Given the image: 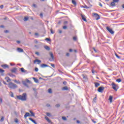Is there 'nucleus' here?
Wrapping results in <instances>:
<instances>
[{"label": "nucleus", "mask_w": 124, "mask_h": 124, "mask_svg": "<svg viewBox=\"0 0 124 124\" xmlns=\"http://www.w3.org/2000/svg\"><path fill=\"white\" fill-rule=\"evenodd\" d=\"M17 99L19 100H21V101H26L27 100V93H23L22 95L16 96Z\"/></svg>", "instance_id": "nucleus-1"}, {"label": "nucleus", "mask_w": 124, "mask_h": 124, "mask_svg": "<svg viewBox=\"0 0 124 124\" xmlns=\"http://www.w3.org/2000/svg\"><path fill=\"white\" fill-rule=\"evenodd\" d=\"M8 87L10 89H16L17 88L18 86L16 84L13 83V82H10L8 84Z\"/></svg>", "instance_id": "nucleus-2"}, {"label": "nucleus", "mask_w": 124, "mask_h": 124, "mask_svg": "<svg viewBox=\"0 0 124 124\" xmlns=\"http://www.w3.org/2000/svg\"><path fill=\"white\" fill-rule=\"evenodd\" d=\"M112 88L114 90V91H118V89L119 88V86H118L117 84H116L115 83L112 82L111 84Z\"/></svg>", "instance_id": "nucleus-3"}, {"label": "nucleus", "mask_w": 124, "mask_h": 124, "mask_svg": "<svg viewBox=\"0 0 124 124\" xmlns=\"http://www.w3.org/2000/svg\"><path fill=\"white\" fill-rule=\"evenodd\" d=\"M93 15L95 17L96 20H99V19H100V16H99V15H98V14L97 13H93Z\"/></svg>", "instance_id": "nucleus-4"}, {"label": "nucleus", "mask_w": 124, "mask_h": 124, "mask_svg": "<svg viewBox=\"0 0 124 124\" xmlns=\"http://www.w3.org/2000/svg\"><path fill=\"white\" fill-rule=\"evenodd\" d=\"M82 76L83 77V81H84V82H87V81H88V76L85 74H82Z\"/></svg>", "instance_id": "nucleus-5"}, {"label": "nucleus", "mask_w": 124, "mask_h": 124, "mask_svg": "<svg viewBox=\"0 0 124 124\" xmlns=\"http://www.w3.org/2000/svg\"><path fill=\"white\" fill-rule=\"evenodd\" d=\"M107 31H109V32H110V33H111V34H114V31H113V30H112L111 28L107 27Z\"/></svg>", "instance_id": "nucleus-6"}, {"label": "nucleus", "mask_w": 124, "mask_h": 124, "mask_svg": "<svg viewBox=\"0 0 124 124\" xmlns=\"http://www.w3.org/2000/svg\"><path fill=\"white\" fill-rule=\"evenodd\" d=\"M105 88L104 87H100L98 89V92L99 93H102L103 91H104Z\"/></svg>", "instance_id": "nucleus-7"}, {"label": "nucleus", "mask_w": 124, "mask_h": 124, "mask_svg": "<svg viewBox=\"0 0 124 124\" xmlns=\"http://www.w3.org/2000/svg\"><path fill=\"white\" fill-rule=\"evenodd\" d=\"M27 117H31V114H30V113L26 112L24 115L25 119H27Z\"/></svg>", "instance_id": "nucleus-8"}, {"label": "nucleus", "mask_w": 124, "mask_h": 124, "mask_svg": "<svg viewBox=\"0 0 124 124\" xmlns=\"http://www.w3.org/2000/svg\"><path fill=\"white\" fill-rule=\"evenodd\" d=\"M36 62H38L37 64H39V63H41V61L40 60L36 59L34 61V63H36Z\"/></svg>", "instance_id": "nucleus-9"}, {"label": "nucleus", "mask_w": 124, "mask_h": 124, "mask_svg": "<svg viewBox=\"0 0 124 124\" xmlns=\"http://www.w3.org/2000/svg\"><path fill=\"white\" fill-rule=\"evenodd\" d=\"M40 67H41L42 68H44L45 67H48V65H47L46 64H42L40 65Z\"/></svg>", "instance_id": "nucleus-10"}, {"label": "nucleus", "mask_w": 124, "mask_h": 124, "mask_svg": "<svg viewBox=\"0 0 124 124\" xmlns=\"http://www.w3.org/2000/svg\"><path fill=\"white\" fill-rule=\"evenodd\" d=\"M81 17L83 21L87 22V19L86 18V16H85V15H81Z\"/></svg>", "instance_id": "nucleus-11"}, {"label": "nucleus", "mask_w": 124, "mask_h": 124, "mask_svg": "<svg viewBox=\"0 0 124 124\" xmlns=\"http://www.w3.org/2000/svg\"><path fill=\"white\" fill-rule=\"evenodd\" d=\"M17 50L19 53H23L24 52V50L20 47L17 48Z\"/></svg>", "instance_id": "nucleus-12"}, {"label": "nucleus", "mask_w": 124, "mask_h": 124, "mask_svg": "<svg viewBox=\"0 0 124 124\" xmlns=\"http://www.w3.org/2000/svg\"><path fill=\"white\" fill-rule=\"evenodd\" d=\"M45 49H46V50H47V51H50L51 50V48H50V47L48 46H44Z\"/></svg>", "instance_id": "nucleus-13"}, {"label": "nucleus", "mask_w": 124, "mask_h": 124, "mask_svg": "<svg viewBox=\"0 0 124 124\" xmlns=\"http://www.w3.org/2000/svg\"><path fill=\"white\" fill-rule=\"evenodd\" d=\"M29 120L30 121H31V122H32V123H33V124H37V123H36V122H35V121L33 119H32V118H29Z\"/></svg>", "instance_id": "nucleus-14"}, {"label": "nucleus", "mask_w": 124, "mask_h": 124, "mask_svg": "<svg viewBox=\"0 0 124 124\" xmlns=\"http://www.w3.org/2000/svg\"><path fill=\"white\" fill-rule=\"evenodd\" d=\"M108 100H109L110 103H112V101L113 100V96L110 95L108 98Z\"/></svg>", "instance_id": "nucleus-15"}, {"label": "nucleus", "mask_w": 124, "mask_h": 124, "mask_svg": "<svg viewBox=\"0 0 124 124\" xmlns=\"http://www.w3.org/2000/svg\"><path fill=\"white\" fill-rule=\"evenodd\" d=\"M5 79L6 81L8 82H10V81H11V79L8 77H6Z\"/></svg>", "instance_id": "nucleus-16"}, {"label": "nucleus", "mask_w": 124, "mask_h": 124, "mask_svg": "<svg viewBox=\"0 0 124 124\" xmlns=\"http://www.w3.org/2000/svg\"><path fill=\"white\" fill-rule=\"evenodd\" d=\"M22 84L25 86L26 87H29V85L27 84V81H22Z\"/></svg>", "instance_id": "nucleus-17"}, {"label": "nucleus", "mask_w": 124, "mask_h": 124, "mask_svg": "<svg viewBox=\"0 0 124 124\" xmlns=\"http://www.w3.org/2000/svg\"><path fill=\"white\" fill-rule=\"evenodd\" d=\"M49 55H50L51 58H52V61H54V54H53V53L50 52Z\"/></svg>", "instance_id": "nucleus-18"}, {"label": "nucleus", "mask_w": 124, "mask_h": 124, "mask_svg": "<svg viewBox=\"0 0 124 124\" xmlns=\"http://www.w3.org/2000/svg\"><path fill=\"white\" fill-rule=\"evenodd\" d=\"M62 91H68V87L65 86L62 88Z\"/></svg>", "instance_id": "nucleus-19"}, {"label": "nucleus", "mask_w": 124, "mask_h": 124, "mask_svg": "<svg viewBox=\"0 0 124 124\" xmlns=\"http://www.w3.org/2000/svg\"><path fill=\"white\" fill-rule=\"evenodd\" d=\"M11 71L12 72H13V73H15V72H16V71H17V68H14L13 69H12Z\"/></svg>", "instance_id": "nucleus-20"}, {"label": "nucleus", "mask_w": 124, "mask_h": 124, "mask_svg": "<svg viewBox=\"0 0 124 124\" xmlns=\"http://www.w3.org/2000/svg\"><path fill=\"white\" fill-rule=\"evenodd\" d=\"M95 87V88H97V87H99V86H100V84L98 82H95L94 83Z\"/></svg>", "instance_id": "nucleus-21"}, {"label": "nucleus", "mask_w": 124, "mask_h": 124, "mask_svg": "<svg viewBox=\"0 0 124 124\" xmlns=\"http://www.w3.org/2000/svg\"><path fill=\"white\" fill-rule=\"evenodd\" d=\"M1 67L3 68H7V67H8V65L7 64L1 65Z\"/></svg>", "instance_id": "nucleus-22"}, {"label": "nucleus", "mask_w": 124, "mask_h": 124, "mask_svg": "<svg viewBox=\"0 0 124 124\" xmlns=\"http://www.w3.org/2000/svg\"><path fill=\"white\" fill-rule=\"evenodd\" d=\"M20 70L21 72H23V73H25V72H27V71L24 69V68H20Z\"/></svg>", "instance_id": "nucleus-23"}, {"label": "nucleus", "mask_w": 124, "mask_h": 124, "mask_svg": "<svg viewBox=\"0 0 124 124\" xmlns=\"http://www.w3.org/2000/svg\"><path fill=\"white\" fill-rule=\"evenodd\" d=\"M30 112L31 113V117H35V115H34V113H33V112H32V111H31V110H30Z\"/></svg>", "instance_id": "nucleus-24"}, {"label": "nucleus", "mask_w": 124, "mask_h": 124, "mask_svg": "<svg viewBox=\"0 0 124 124\" xmlns=\"http://www.w3.org/2000/svg\"><path fill=\"white\" fill-rule=\"evenodd\" d=\"M45 119L48 123H51V120L47 116L45 117Z\"/></svg>", "instance_id": "nucleus-25"}, {"label": "nucleus", "mask_w": 124, "mask_h": 124, "mask_svg": "<svg viewBox=\"0 0 124 124\" xmlns=\"http://www.w3.org/2000/svg\"><path fill=\"white\" fill-rule=\"evenodd\" d=\"M3 72H4V70L0 68V73H1L2 76H3Z\"/></svg>", "instance_id": "nucleus-26"}, {"label": "nucleus", "mask_w": 124, "mask_h": 124, "mask_svg": "<svg viewBox=\"0 0 124 124\" xmlns=\"http://www.w3.org/2000/svg\"><path fill=\"white\" fill-rule=\"evenodd\" d=\"M72 2L74 5H76L77 3H76V1L75 0H72Z\"/></svg>", "instance_id": "nucleus-27"}, {"label": "nucleus", "mask_w": 124, "mask_h": 124, "mask_svg": "<svg viewBox=\"0 0 124 124\" xmlns=\"http://www.w3.org/2000/svg\"><path fill=\"white\" fill-rule=\"evenodd\" d=\"M33 79L34 80L35 83H38V79H37L36 78H33Z\"/></svg>", "instance_id": "nucleus-28"}, {"label": "nucleus", "mask_w": 124, "mask_h": 124, "mask_svg": "<svg viewBox=\"0 0 124 124\" xmlns=\"http://www.w3.org/2000/svg\"><path fill=\"white\" fill-rule=\"evenodd\" d=\"M110 5L111 6H116V4H115V2H114L113 1V2H112L111 3H110Z\"/></svg>", "instance_id": "nucleus-29"}, {"label": "nucleus", "mask_w": 124, "mask_h": 124, "mask_svg": "<svg viewBox=\"0 0 124 124\" xmlns=\"http://www.w3.org/2000/svg\"><path fill=\"white\" fill-rule=\"evenodd\" d=\"M9 76H10V77H13V78L16 77V76L15 75H14L11 73L9 74Z\"/></svg>", "instance_id": "nucleus-30"}, {"label": "nucleus", "mask_w": 124, "mask_h": 124, "mask_svg": "<svg viewBox=\"0 0 124 124\" xmlns=\"http://www.w3.org/2000/svg\"><path fill=\"white\" fill-rule=\"evenodd\" d=\"M14 82H15V83H16V84H21V82H20V81H17V80H14Z\"/></svg>", "instance_id": "nucleus-31"}, {"label": "nucleus", "mask_w": 124, "mask_h": 124, "mask_svg": "<svg viewBox=\"0 0 124 124\" xmlns=\"http://www.w3.org/2000/svg\"><path fill=\"white\" fill-rule=\"evenodd\" d=\"M122 81V79L121 78H118L116 79V82H118V83H120Z\"/></svg>", "instance_id": "nucleus-32"}, {"label": "nucleus", "mask_w": 124, "mask_h": 124, "mask_svg": "<svg viewBox=\"0 0 124 124\" xmlns=\"http://www.w3.org/2000/svg\"><path fill=\"white\" fill-rule=\"evenodd\" d=\"M115 55L116 56V57L117 58V59H121V57H120L117 53H115Z\"/></svg>", "instance_id": "nucleus-33"}, {"label": "nucleus", "mask_w": 124, "mask_h": 124, "mask_svg": "<svg viewBox=\"0 0 124 124\" xmlns=\"http://www.w3.org/2000/svg\"><path fill=\"white\" fill-rule=\"evenodd\" d=\"M61 107V105L60 104H58L55 105V107H56V108H59V107Z\"/></svg>", "instance_id": "nucleus-34"}, {"label": "nucleus", "mask_w": 124, "mask_h": 124, "mask_svg": "<svg viewBox=\"0 0 124 124\" xmlns=\"http://www.w3.org/2000/svg\"><path fill=\"white\" fill-rule=\"evenodd\" d=\"M28 20H29V17H25L24 18V21H28Z\"/></svg>", "instance_id": "nucleus-35"}, {"label": "nucleus", "mask_w": 124, "mask_h": 124, "mask_svg": "<svg viewBox=\"0 0 124 124\" xmlns=\"http://www.w3.org/2000/svg\"><path fill=\"white\" fill-rule=\"evenodd\" d=\"M62 120H63V121H66V117H65V116H62Z\"/></svg>", "instance_id": "nucleus-36"}, {"label": "nucleus", "mask_w": 124, "mask_h": 124, "mask_svg": "<svg viewBox=\"0 0 124 124\" xmlns=\"http://www.w3.org/2000/svg\"><path fill=\"white\" fill-rule=\"evenodd\" d=\"M48 92L49 93H52V89H48Z\"/></svg>", "instance_id": "nucleus-37"}, {"label": "nucleus", "mask_w": 124, "mask_h": 124, "mask_svg": "<svg viewBox=\"0 0 124 124\" xmlns=\"http://www.w3.org/2000/svg\"><path fill=\"white\" fill-rule=\"evenodd\" d=\"M11 97H14V94L12 93V92H11V94H10Z\"/></svg>", "instance_id": "nucleus-38"}, {"label": "nucleus", "mask_w": 124, "mask_h": 124, "mask_svg": "<svg viewBox=\"0 0 124 124\" xmlns=\"http://www.w3.org/2000/svg\"><path fill=\"white\" fill-rule=\"evenodd\" d=\"M46 114L47 116H48V117H50V116H51V113L49 112H46Z\"/></svg>", "instance_id": "nucleus-39"}, {"label": "nucleus", "mask_w": 124, "mask_h": 124, "mask_svg": "<svg viewBox=\"0 0 124 124\" xmlns=\"http://www.w3.org/2000/svg\"><path fill=\"white\" fill-rule=\"evenodd\" d=\"M67 29V26H63V30H66Z\"/></svg>", "instance_id": "nucleus-40"}, {"label": "nucleus", "mask_w": 124, "mask_h": 124, "mask_svg": "<svg viewBox=\"0 0 124 124\" xmlns=\"http://www.w3.org/2000/svg\"><path fill=\"white\" fill-rule=\"evenodd\" d=\"M15 123H19V121L18 120V119L16 118L15 120Z\"/></svg>", "instance_id": "nucleus-41"}, {"label": "nucleus", "mask_w": 124, "mask_h": 124, "mask_svg": "<svg viewBox=\"0 0 124 124\" xmlns=\"http://www.w3.org/2000/svg\"><path fill=\"white\" fill-rule=\"evenodd\" d=\"M2 103V98L0 97V104H1Z\"/></svg>", "instance_id": "nucleus-42"}, {"label": "nucleus", "mask_w": 124, "mask_h": 124, "mask_svg": "<svg viewBox=\"0 0 124 124\" xmlns=\"http://www.w3.org/2000/svg\"><path fill=\"white\" fill-rule=\"evenodd\" d=\"M68 24V22L67 21H64V25H67Z\"/></svg>", "instance_id": "nucleus-43"}, {"label": "nucleus", "mask_w": 124, "mask_h": 124, "mask_svg": "<svg viewBox=\"0 0 124 124\" xmlns=\"http://www.w3.org/2000/svg\"><path fill=\"white\" fill-rule=\"evenodd\" d=\"M50 32H51V33H52V34H54V33H55V32L53 31V30L52 29L50 30Z\"/></svg>", "instance_id": "nucleus-44"}, {"label": "nucleus", "mask_w": 124, "mask_h": 124, "mask_svg": "<svg viewBox=\"0 0 124 124\" xmlns=\"http://www.w3.org/2000/svg\"><path fill=\"white\" fill-rule=\"evenodd\" d=\"M50 65H51V66L52 67H53V68H55V64H53V63H50Z\"/></svg>", "instance_id": "nucleus-45"}, {"label": "nucleus", "mask_w": 124, "mask_h": 124, "mask_svg": "<svg viewBox=\"0 0 124 124\" xmlns=\"http://www.w3.org/2000/svg\"><path fill=\"white\" fill-rule=\"evenodd\" d=\"M66 84H67V82H66V81H64L63 82V84L64 85V86L66 85Z\"/></svg>", "instance_id": "nucleus-46"}, {"label": "nucleus", "mask_w": 124, "mask_h": 124, "mask_svg": "<svg viewBox=\"0 0 124 124\" xmlns=\"http://www.w3.org/2000/svg\"><path fill=\"white\" fill-rule=\"evenodd\" d=\"M73 40H74V41H76V40H77V37H73Z\"/></svg>", "instance_id": "nucleus-47"}, {"label": "nucleus", "mask_w": 124, "mask_h": 124, "mask_svg": "<svg viewBox=\"0 0 124 124\" xmlns=\"http://www.w3.org/2000/svg\"><path fill=\"white\" fill-rule=\"evenodd\" d=\"M26 83H31V81L29 79H26Z\"/></svg>", "instance_id": "nucleus-48"}, {"label": "nucleus", "mask_w": 124, "mask_h": 124, "mask_svg": "<svg viewBox=\"0 0 124 124\" xmlns=\"http://www.w3.org/2000/svg\"><path fill=\"white\" fill-rule=\"evenodd\" d=\"M33 7H34L35 8H37V5H36V4H33Z\"/></svg>", "instance_id": "nucleus-49"}, {"label": "nucleus", "mask_w": 124, "mask_h": 124, "mask_svg": "<svg viewBox=\"0 0 124 124\" xmlns=\"http://www.w3.org/2000/svg\"><path fill=\"white\" fill-rule=\"evenodd\" d=\"M119 0H113V1L114 2H118L119 1Z\"/></svg>", "instance_id": "nucleus-50"}, {"label": "nucleus", "mask_w": 124, "mask_h": 124, "mask_svg": "<svg viewBox=\"0 0 124 124\" xmlns=\"http://www.w3.org/2000/svg\"><path fill=\"white\" fill-rule=\"evenodd\" d=\"M4 119L3 118V117H1V118L0 119V122H3Z\"/></svg>", "instance_id": "nucleus-51"}, {"label": "nucleus", "mask_w": 124, "mask_h": 124, "mask_svg": "<svg viewBox=\"0 0 124 124\" xmlns=\"http://www.w3.org/2000/svg\"><path fill=\"white\" fill-rule=\"evenodd\" d=\"M35 71H36V72H37V71H38V69L37 67L35 68Z\"/></svg>", "instance_id": "nucleus-52"}, {"label": "nucleus", "mask_w": 124, "mask_h": 124, "mask_svg": "<svg viewBox=\"0 0 124 124\" xmlns=\"http://www.w3.org/2000/svg\"><path fill=\"white\" fill-rule=\"evenodd\" d=\"M35 54L37 55V56H39V52H36Z\"/></svg>", "instance_id": "nucleus-53"}, {"label": "nucleus", "mask_w": 124, "mask_h": 124, "mask_svg": "<svg viewBox=\"0 0 124 124\" xmlns=\"http://www.w3.org/2000/svg\"><path fill=\"white\" fill-rule=\"evenodd\" d=\"M46 40H47V41H51V39H50L49 38H46Z\"/></svg>", "instance_id": "nucleus-54"}, {"label": "nucleus", "mask_w": 124, "mask_h": 124, "mask_svg": "<svg viewBox=\"0 0 124 124\" xmlns=\"http://www.w3.org/2000/svg\"><path fill=\"white\" fill-rule=\"evenodd\" d=\"M46 106L47 107H51V105H50L49 104H46Z\"/></svg>", "instance_id": "nucleus-55"}, {"label": "nucleus", "mask_w": 124, "mask_h": 124, "mask_svg": "<svg viewBox=\"0 0 124 124\" xmlns=\"http://www.w3.org/2000/svg\"><path fill=\"white\" fill-rule=\"evenodd\" d=\"M93 50H94V52H95V53H96V52H97V51H96V49H95V48L94 47H93Z\"/></svg>", "instance_id": "nucleus-56"}, {"label": "nucleus", "mask_w": 124, "mask_h": 124, "mask_svg": "<svg viewBox=\"0 0 124 124\" xmlns=\"http://www.w3.org/2000/svg\"><path fill=\"white\" fill-rule=\"evenodd\" d=\"M0 8H1V9H2V8H3V5L0 6Z\"/></svg>", "instance_id": "nucleus-57"}, {"label": "nucleus", "mask_w": 124, "mask_h": 124, "mask_svg": "<svg viewBox=\"0 0 124 124\" xmlns=\"http://www.w3.org/2000/svg\"><path fill=\"white\" fill-rule=\"evenodd\" d=\"M66 56H67V57H69V53H67Z\"/></svg>", "instance_id": "nucleus-58"}, {"label": "nucleus", "mask_w": 124, "mask_h": 124, "mask_svg": "<svg viewBox=\"0 0 124 124\" xmlns=\"http://www.w3.org/2000/svg\"><path fill=\"white\" fill-rule=\"evenodd\" d=\"M16 43H17L18 44H20V41H17Z\"/></svg>", "instance_id": "nucleus-59"}, {"label": "nucleus", "mask_w": 124, "mask_h": 124, "mask_svg": "<svg viewBox=\"0 0 124 124\" xmlns=\"http://www.w3.org/2000/svg\"><path fill=\"white\" fill-rule=\"evenodd\" d=\"M62 33V30H59V33Z\"/></svg>", "instance_id": "nucleus-60"}, {"label": "nucleus", "mask_w": 124, "mask_h": 124, "mask_svg": "<svg viewBox=\"0 0 124 124\" xmlns=\"http://www.w3.org/2000/svg\"><path fill=\"white\" fill-rule=\"evenodd\" d=\"M99 5L101 6V7H102V4H101V3H100Z\"/></svg>", "instance_id": "nucleus-61"}, {"label": "nucleus", "mask_w": 124, "mask_h": 124, "mask_svg": "<svg viewBox=\"0 0 124 124\" xmlns=\"http://www.w3.org/2000/svg\"><path fill=\"white\" fill-rule=\"evenodd\" d=\"M4 32H5L6 33H7V32H8V31L5 30Z\"/></svg>", "instance_id": "nucleus-62"}, {"label": "nucleus", "mask_w": 124, "mask_h": 124, "mask_svg": "<svg viewBox=\"0 0 124 124\" xmlns=\"http://www.w3.org/2000/svg\"><path fill=\"white\" fill-rule=\"evenodd\" d=\"M73 50H72V49H69V52H73Z\"/></svg>", "instance_id": "nucleus-63"}, {"label": "nucleus", "mask_w": 124, "mask_h": 124, "mask_svg": "<svg viewBox=\"0 0 124 124\" xmlns=\"http://www.w3.org/2000/svg\"><path fill=\"white\" fill-rule=\"evenodd\" d=\"M0 28H4V26L3 25L0 26Z\"/></svg>", "instance_id": "nucleus-64"}]
</instances>
